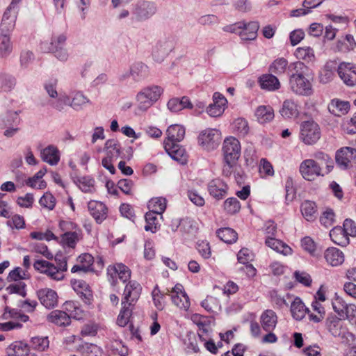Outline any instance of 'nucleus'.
<instances>
[{"label":"nucleus","instance_id":"obj_14","mask_svg":"<svg viewBox=\"0 0 356 356\" xmlns=\"http://www.w3.org/2000/svg\"><path fill=\"white\" fill-rule=\"evenodd\" d=\"M192 320L198 327L197 334L201 341H206L211 337L212 329L211 321L208 318L199 314H194L192 316Z\"/></svg>","mask_w":356,"mask_h":356},{"label":"nucleus","instance_id":"obj_7","mask_svg":"<svg viewBox=\"0 0 356 356\" xmlns=\"http://www.w3.org/2000/svg\"><path fill=\"white\" fill-rule=\"evenodd\" d=\"M336 163L341 169L346 170L356 166V149L344 147L337 151Z\"/></svg>","mask_w":356,"mask_h":356},{"label":"nucleus","instance_id":"obj_23","mask_svg":"<svg viewBox=\"0 0 356 356\" xmlns=\"http://www.w3.org/2000/svg\"><path fill=\"white\" fill-rule=\"evenodd\" d=\"M167 138L164 143H178L182 140L185 136V128L179 124L170 125L167 129Z\"/></svg>","mask_w":356,"mask_h":356},{"label":"nucleus","instance_id":"obj_31","mask_svg":"<svg viewBox=\"0 0 356 356\" xmlns=\"http://www.w3.org/2000/svg\"><path fill=\"white\" fill-rule=\"evenodd\" d=\"M328 111L330 113L341 116L346 114L350 108V104L346 101H340L339 99H333L328 104Z\"/></svg>","mask_w":356,"mask_h":356},{"label":"nucleus","instance_id":"obj_9","mask_svg":"<svg viewBox=\"0 0 356 356\" xmlns=\"http://www.w3.org/2000/svg\"><path fill=\"white\" fill-rule=\"evenodd\" d=\"M241 144L238 139L230 136L226 138L222 145L224 160L237 162L241 156Z\"/></svg>","mask_w":356,"mask_h":356},{"label":"nucleus","instance_id":"obj_57","mask_svg":"<svg viewBox=\"0 0 356 356\" xmlns=\"http://www.w3.org/2000/svg\"><path fill=\"white\" fill-rule=\"evenodd\" d=\"M201 305L207 312L211 313L216 312L220 307L218 299L213 296L207 297V298L202 302Z\"/></svg>","mask_w":356,"mask_h":356},{"label":"nucleus","instance_id":"obj_53","mask_svg":"<svg viewBox=\"0 0 356 356\" xmlns=\"http://www.w3.org/2000/svg\"><path fill=\"white\" fill-rule=\"evenodd\" d=\"M314 158L320 161L319 165H325L326 168L325 173H329L334 167V162L332 158L327 154L323 152H318L314 154Z\"/></svg>","mask_w":356,"mask_h":356},{"label":"nucleus","instance_id":"obj_61","mask_svg":"<svg viewBox=\"0 0 356 356\" xmlns=\"http://www.w3.org/2000/svg\"><path fill=\"white\" fill-rule=\"evenodd\" d=\"M332 305L334 311L337 313L341 318H344V311L347 303L343 300V298L339 296H336L332 300Z\"/></svg>","mask_w":356,"mask_h":356},{"label":"nucleus","instance_id":"obj_1","mask_svg":"<svg viewBox=\"0 0 356 356\" xmlns=\"http://www.w3.org/2000/svg\"><path fill=\"white\" fill-rule=\"evenodd\" d=\"M141 291L140 284L135 280L129 281L125 286L122 299V308L116 321L119 326L124 327L129 322L134 306L141 294Z\"/></svg>","mask_w":356,"mask_h":356},{"label":"nucleus","instance_id":"obj_4","mask_svg":"<svg viewBox=\"0 0 356 356\" xmlns=\"http://www.w3.org/2000/svg\"><path fill=\"white\" fill-rule=\"evenodd\" d=\"M300 138L306 145H313L321 138L318 124L313 120L302 122L300 125Z\"/></svg>","mask_w":356,"mask_h":356},{"label":"nucleus","instance_id":"obj_60","mask_svg":"<svg viewBox=\"0 0 356 356\" xmlns=\"http://www.w3.org/2000/svg\"><path fill=\"white\" fill-rule=\"evenodd\" d=\"M152 295L155 307L159 310H163L165 307V296L164 294L161 292L160 289L157 286L154 287V290L152 291Z\"/></svg>","mask_w":356,"mask_h":356},{"label":"nucleus","instance_id":"obj_3","mask_svg":"<svg viewBox=\"0 0 356 356\" xmlns=\"http://www.w3.org/2000/svg\"><path fill=\"white\" fill-rule=\"evenodd\" d=\"M163 90L158 86H150L143 88L136 96L139 110L147 111L161 97Z\"/></svg>","mask_w":356,"mask_h":356},{"label":"nucleus","instance_id":"obj_54","mask_svg":"<svg viewBox=\"0 0 356 356\" xmlns=\"http://www.w3.org/2000/svg\"><path fill=\"white\" fill-rule=\"evenodd\" d=\"M16 85L15 77L8 74H3L0 77V89L3 92L12 90Z\"/></svg>","mask_w":356,"mask_h":356},{"label":"nucleus","instance_id":"obj_6","mask_svg":"<svg viewBox=\"0 0 356 356\" xmlns=\"http://www.w3.org/2000/svg\"><path fill=\"white\" fill-rule=\"evenodd\" d=\"M326 324L331 334L334 337L340 338L342 342L350 341V339H353V335L343 325V322L339 318L334 316H329L327 318Z\"/></svg>","mask_w":356,"mask_h":356},{"label":"nucleus","instance_id":"obj_35","mask_svg":"<svg viewBox=\"0 0 356 356\" xmlns=\"http://www.w3.org/2000/svg\"><path fill=\"white\" fill-rule=\"evenodd\" d=\"M308 309L305 307L302 300L296 297L291 305V315L296 320H302L307 314Z\"/></svg>","mask_w":356,"mask_h":356},{"label":"nucleus","instance_id":"obj_19","mask_svg":"<svg viewBox=\"0 0 356 356\" xmlns=\"http://www.w3.org/2000/svg\"><path fill=\"white\" fill-rule=\"evenodd\" d=\"M338 64L335 60H328L320 72L319 80L322 83L330 82L335 76L337 72Z\"/></svg>","mask_w":356,"mask_h":356},{"label":"nucleus","instance_id":"obj_33","mask_svg":"<svg viewBox=\"0 0 356 356\" xmlns=\"http://www.w3.org/2000/svg\"><path fill=\"white\" fill-rule=\"evenodd\" d=\"M330 236L334 243L340 246H346L349 243V237L341 227H335L332 229Z\"/></svg>","mask_w":356,"mask_h":356},{"label":"nucleus","instance_id":"obj_22","mask_svg":"<svg viewBox=\"0 0 356 356\" xmlns=\"http://www.w3.org/2000/svg\"><path fill=\"white\" fill-rule=\"evenodd\" d=\"M326 261L332 266H338L344 261V254L337 248H327L324 254Z\"/></svg>","mask_w":356,"mask_h":356},{"label":"nucleus","instance_id":"obj_16","mask_svg":"<svg viewBox=\"0 0 356 356\" xmlns=\"http://www.w3.org/2000/svg\"><path fill=\"white\" fill-rule=\"evenodd\" d=\"M88 209L97 223H102L107 218L108 208L102 202L90 200L88 203Z\"/></svg>","mask_w":356,"mask_h":356},{"label":"nucleus","instance_id":"obj_28","mask_svg":"<svg viewBox=\"0 0 356 356\" xmlns=\"http://www.w3.org/2000/svg\"><path fill=\"white\" fill-rule=\"evenodd\" d=\"M281 115L284 118H295L299 115L298 104L292 99H286L280 110Z\"/></svg>","mask_w":356,"mask_h":356},{"label":"nucleus","instance_id":"obj_59","mask_svg":"<svg viewBox=\"0 0 356 356\" xmlns=\"http://www.w3.org/2000/svg\"><path fill=\"white\" fill-rule=\"evenodd\" d=\"M30 248L32 252L40 253L48 259H51L54 257L53 254L49 251L47 246L42 243H31Z\"/></svg>","mask_w":356,"mask_h":356},{"label":"nucleus","instance_id":"obj_12","mask_svg":"<svg viewBox=\"0 0 356 356\" xmlns=\"http://www.w3.org/2000/svg\"><path fill=\"white\" fill-rule=\"evenodd\" d=\"M156 12V6L154 3L148 1L138 2L133 10L136 20L145 21L152 17Z\"/></svg>","mask_w":356,"mask_h":356},{"label":"nucleus","instance_id":"obj_52","mask_svg":"<svg viewBox=\"0 0 356 356\" xmlns=\"http://www.w3.org/2000/svg\"><path fill=\"white\" fill-rule=\"evenodd\" d=\"M12 51V44L9 35L6 33L0 34V57L8 55Z\"/></svg>","mask_w":356,"mask_h":356},{"label":"nucleus","instance_id":"obj_50","mask_svg":"<svg viewBox=\"0 0 356 356\" xmlns=\"http://www.w3.org/2000/svg\"><path fill=\"white\" fill-rule=\"evenodd\" d=\"M288 65V61L284 58L275 60L269 67L271 73L280 75L284 74Z\"/></svg>","mask_w":356,"mask_h":356},{"label":"nucleus","instance_id":"obj_25","mask_svg":"<svg viewBox=\"0 0 356 356\" xmlns=\"http://www.w3.org/2000/svg\"><path fill=\"white\" fill-rule=\"evenodd\" d=\"M40 156L43 161L51 165H56L60 160V154L58 148L54 145H49L40 152Z\"/></svg>","mask_w":356,"mask_h":356},{"label":"nucleus","instance_id":"obj_58","mask_svg":"<svg viewBox=\"0 0 356 356\" xmlns=\"http://www.w3.org/2000/svg\"><path fill=\"white\" fill-rule=\"evenodd\" d=\"M83 356H102V349L95 344L86 343L81 348Z\"/></svg>","mask_w":356,"mask_h":356},{"label":"nucleus","instance_id":"obj_11","mask_svg":"<svg viewBox=\"0 0 356 356\" xmlns=\"http://www.w3.org/2000/svg\"><path fill=\"white\" fill-rule=\"evenodd\" d=\"M337 73L346 85L348 86L356 85V65L355 64L341 62L338 65Z\"/></svg>","mask_w":356,"mask_h":356},{"label":"nucleus","instance_id":"obj_47","mask_svg":"<svg viewBox=\"0 0 356 356\" xmlns=\"http://www.w3.org/2000/svg\"><path fill=\"white\" fill-rule=\"evenodd\" d=\"M223 208L227 213L233 215L239 212L241 203L236 197H229L224 202Z\"/></svg>","mask_w":356,"mask_h":356},{"label":"nucleus","instance_id":"obj_44","mask_svg":"<svg viewBox=\"0 0 356 356\" xmlns=\"http://www.w3.org/2000/svg\"><path fill=\"white\" fill-rule=\"evenodd\" d=\"M294 54L298 59L307 62H312L315 59L314 51L309 47H298L296 49Z\"/></svg>","mask_w":356,"mask_h":356},{"label":"nucleus","instance_id":"obj_55","mask_svg":"<svg viewBox=\"0 0 356 356\" xmlns=\"http://www.w3.org/2000/svg\"><path fill=\"white\" fill-rule=\"evenodd\" d=\"M79 241V234L76 232L67 231L61 236V242L63 246L74 248Z\"/></svg>","mask_w":356,"mask_h":356},{"label":"nucleus","instance_id":"obj_39","mask_svg":"<svg viewBox=\"0 0 356 356\" xmlns=\"http://www.w3.org/2000/svg\"><path fill=\"white\" fill-rule=\"evenodd\" d=\"M110 271L113 273H118L119 279L123 282L129 280L131 277V270L122 263H118L113 266L110 265Z\"/></svg>","mask_w":356,"mask_h":356},{"label":"nucleus","instance_id":"obj_18","mask_svg":"<svg viewBox=\"0 0 356 356\" xmlns=\"http://www.w3.org/2000/svg\"><path fill=\"white\" fill-rule=\"evenodd\" d=\"M72 286L86 303H90L92 299V293L89 285L85 281L82 280L72 281Z\"/></svg>","mask_w":356,"mask_h":356},{"label":"nucleus","instance_id":"obj_48","mask_svg":"<svg viewBox=\"0 0 356 356\" xmlns=\"http://www.w3.org/2000/svg\"><path fill=\"white\" fill-rule=\"evenodd\" d=\"M172 302L179 308L187 311L191 305L190 300L186 293L180 295H171Z\"/></svg>","mask_w":356,"mask_h":356},{"label":"nucleus","instance_id":"obj_37","mask_svg":"<svg viewBox=\"0 0 356 356\" xmlns=\"http://www.w3.org/2000/svg\"><path fill=\"white\" fill-rule=\"evenodd\" d=\"M29 346L22 341H15L7 348L8 356H26Z\"/></svg>","mask_w":356,"mask_h":356},{"label":"nucleus","instance_id":"obj_2","mask_svg":"<svg viewBox=\"0 0 356 356\" xmlns=\"http://www.w3.org/2000/svg\"><path fill=\"white\" fill-rule=\"evenodd\" d=\"M289 69L293 72L289 78L291 90L299 95H309L312 92V85L308 79L309 69L302 62L298 61L291 63Z\"/></svg>","mask_w":356,"mask_h":356},{"label":"nucleus","instance_id":"obj_34","mask_svg":"<svg viewBox=\"0 0 356 356\" xmlns=\"http://www.w3.org/2000/svg\"><path fill=\"white\" fill-rule=\"evenodd\" d=\"M259 24L257 22H245L244 27H242L243 32L240 33V38L243 40H254L257 35Z\"/></svg>","mask_w":356,"mask_h":356},{"label":"nucleus","instance_id":"obj_63","mask_svg":"<svg viewBox=\"0 0 356 356\" xmlns=\"http://www.w3.org/2000/svg\"><path fill=\"white\" fill-rule=\"evenodd\" d=\"M40 204L49 210H52L56 205V199L51 193H44L39 201Z\"/></svg>","mask_w":356,"mask_h":356},{"label":"nucleus","instance_id":"obj_30","mask_svg":"<svg viewBox=\"0 0 356 356\" xmlns=\"http://www.w3.org/2000/svg\"><path fill=\"white\" fill-rule=\"evenodd\" d=\"M104 148L106 151V156L115 159L123 158L121 145L117 140H107L105 143Z\"/></svg>","mask_w":356,"mask_h":356},{"label":"nucleus","instance_id":"obj_36","mask_svg":"<svg viewBox=\"0 0 356 356\" xmlns=\"http://www.w3.org/2000/svg\"><path fill=\"white\" fill-rule=\"evenodd\" d=\"M255 116L260 123L264 124L274 118V111L270 106H259L256 109Z\"/></svg>","mask_w":356,"mask_h":356},{"label":"nucleus","instance_id":"obj_51","mask_svg":"<svg viewBox=\"0 0 356 356\" xmlns=\"http://www.w3.org/2000/svg\"><path fill=\"white\" fill-rule=\"evenodd\" d=\"M79 188L84 193H93L95 188V180L89 177H83L78 179Z\"/></svg>","mask_w":356,"mask_h":356},{"label":"nucleus","instance_id":"obj_49","mask_svg":"<svg viewBox=\"0 0 356 356\" xmlns=\"http://www.w3.org/2000/svg\"><path fill=\"white\" fill-rule=\"evenodd\" d=\"M70 104V97L66 95H60L57 99H52L48 101V104L51 108L62 111L65 107Z\"/></svg>","mask_w":356,"mask_h":356},{"label":"nucleus","instance_id":"obj_62","mask_svg":"<svg viewBox=\"0 0 356 356\" xmlns=\"http://www.w3.org/2000/svg\"><path fill=\"white\" fill-rule=\"evenodd\" d=\"M334 213L332 209H327L320 217V222L325 227H329L334 222Z\"/></svg>","mask_w":356,"mask_h":356},{"label":"nucleus","instance_id":"obj_13","mask_svg":"<svg viewBox=\"0 0 356 356\" xmlns=\"http://www.w3.org/2000/svg\"><path fill=\"white\" fill-rule=\"evenodd\" d=\"M37 296L40 303L47 309L54 308L58 305V294L51 289H41L37 291Z\"/></svg>","mask_w":356,"mask_h":356},{"label":"nucleus","instance_id":"obj_42","mask_svg":"<svg viewBox=\"0 0 356 356\" xmlns=\"http://www.w3.org/2000/svg\"><path fill=\"white\" fill-rule=\"evenodd\" d=\"M167 200L163 197H156L152 198L148 203V207L154 212L160 213L162 218V213L166 209Z\"/></svg>","mask_w":356,"mask_h":356},{"label":"nucleus","instance_id":"obj_15","mask_svg":"<svg viewBox=\"0 0 356 356\" xmlns=\"http://www.w3.org/2000/svg\"><path fill=\"white\" fill-rule=\"evenodd\" d=\"M163 144L166 152L173 160L181 164H185L187 162L188 155L185 149L178 143L168 142Z\"/></svg>","mask_w":356,"mask_h":356},{"label":"nucleus","instance_id":"obj_40","mask_svg":"<svg viewBox=\"0 0 356 356\" xmlns=\"http://www.w3.org/2000/svg\"><path fill=\"white\" fill-rule=\"evenodd\" d=\"M218 237L226 243H233L237 240V233L229 227H223L217 230Z\"/></svg>","mask_w":356,"mask_h":356},{"label":"nucleus","instance_id":"obj_21","mask_svg":"<svg viewBox=\"0 0 356 356\" xmlns=\"http://www.w3.org/2000/svg\"><path fill=\"white\" fill-rule=\"evenodd\" d=\"M16 17V12L10 10V8H8L3 13L0 25L1 33H6L8 35L15 25Z\"/></svg>","mask_w":356,"mask_h":356},{"label":"nucleus","instance_id":"obj_5","mask_svg":"<svg viewBox=\"0 0 356 356\" xmlns=\"http://www.w3.org/2000/svg\"><path fill=\"white\" fill-rule=\"evenodd\" d=\"M221 141V133L216 129H207L200 132L198 136L200 145L207 151L216 149Z\"/></svg>","mask_w":356,"mask_h":356},{"label":"nucleus","instance_id":"obj_43","mask_svg":"<svg viewBox=\"0 0 356 356\" xmlns=\"http://www.w3.org/2000/svg\"><path fill=\"white\" fill-rule=\"evenodd\" d=\"M158 215H160V213H157L152 211H149V212L146 213V225L145 226V229L146 231H150L152 233H155L156 232L158 227H159Z\"/></svg>","mask_w":356,"mask_h":356},{"label":"nucleus","instance_id":"obj_41","mask_svg":"<svg viewBox=\"0 0 356 356\" xmlns=\"http://www.w3.org/2000/svg\"><path fill=\"white\" fill-rule=\"evenodd\" d=\"M64 312H65L69 316L70 319L74 318L76 319H80L82 318V310L80 308L79 304L74 301H66L63 305Z\"/></svg>","mask_w":356,"mask_h":356},{"label":"nucleus","instance_id":"obj_64","mask_svg":"<svg viewBox=\"0 0 356 356\" xmlns=\"http://www.w3.org/2000/svg\"><path fill=\"white\" fill-rule=\"evenodd\" d=\"M27 274L26 271L23 270L19 267H16L13 270H11L7 277L8 281H18L20 280L27 279Z\"/></svg>","mask_w":356,"mask_h":356},{"label":"nucleus","instance_id":"obj_24","mask_svg":"<svg viewBox=\"0 0 356 356\" xmlns=\"http://www.w3.org/2000/svg\"><path fill=\"white\" fill-rule=\"evenodd\" d=\"M49 322L54 323L58 326H67L70 324L71 320L70 316L64 311L54 310L51 312L47 316Z\"/></svg>","mask_w":356,"mask_h":356},{"label":"nucleus","instance_id":"obj_8","mask_svg":"<svg viewBox=\"0 0 356 356\" xmlns=\"http://www.w3.org/2000/svg\"><path fill=\"white\" fill-rule=\"evenodd\" d=\"M174 49L173 41L168 38H163L156 41L152 47V55L153 59L161 63Z\"/></svg>","mask_w":356,"mask_h":356},{"label":"nucleus","instance_id":"obj_20","mask_svg":"<svg viewBox=\"0 0 356 356\" xmlns=\"http://www.w3.org/2000/svg\"><path fill=\"white\" fill-rule=\"evenodd\" d=\"M260 323L264 331H273L277 323L276 313L272 309H266L260 316Z\"/></svg>","mask_w":356,"mask_h":356},{"label":"nucleus","instance_id":"obj_10","mask_svg":"<svg viewBox=\"0 0 356 356\" xmlns=\"http://www.w3.org/2000/svg\"><path fill=\"white\" fill-rule=\"evenodd\" d=\"M300 172L307 181H313L318 176L324 175L321 172V167L314 159L304 160L300 165Z\"/></svg>","mask_w":356,"mask_h":356},{"label":"nucleus","instance_id":"obj_29","mask_svg":"<svg viewBox=\"0 0 356 356\" xmlns=\"http://www.w3.org/2000/svg\"><path fill=\"white\" fill-rule=\"evenodd\" d=\"M130 73L134 81H141L148 76V67L143 63H136L131 66Z\"/></svg>","mask_w":356,"mask_h":356},{"label":"nucleus","instance_id":"obj_26","mask_svg":"<svg viewBox=\"0 0 356 356\" xmlns=\"http://www.w3.org/2000/svg\"><path fill=\"white\" fill-rule=\"evenodd\" d=\"M260 87L268 91H275L280 88L278 79L272 74H263L259 78Z\"/></svg>","mask_w":356,"mask_h":356},{"label":"nucleus","instance_id":"obj_45","mask_svg":"<svg viewBox=\"0 0 356 356\" xmlns=\"http://www.w3.org/2000/svg\"><path fill=\"white\" fill-rule=\"evenodd\" d=\"M90 103V100L81 92H76L72 101H70L69 105L76 111H80L87 104Z\"/></svg>","mask_w":356,"mask_h":356},{"label":"nucleus","instance_id":"obj_38","mask_svg":"<svg viewBox=\"0 0 356 356\" xmlns=\"http://www.w3.org/2000/svg\"><path fill=\"white\" fill-rule=\"evenodd\" d=\"M20 111H9L3 116L0 117V129H5L13 124L17 125L20 122L19 113Z\"/></svg>","mask_w":356,"mask_h":356},{"label":"nucleus","instance_id":"obj_46","mask_svg":"<svg viewBox=\"0 0 356 356\" xmlns=\"http://www.w3.org/2000/svg\"><path fill=\"white\" fill-rule=\"evenodd\" d=\"M49 346L47 337H33L30 341V347L38 351H44Z\"/></svg>","mask_w":356,"mask_h":356},{"label":"nucleus","instance_id":"obj_27","mask_svg":"<svg viewBox=\"0 0 356 356\" xmlns=\"http://www.w3.org/2000/svg\"><path fill=\"white\" fill-rule=\"evenodd\" d=\"M265 243L273 250L285 256L290 255L292 253V249L287 244L273 237L267 236Z\"/></svg>","mask_w":356,"mask_h":356},{"label":"nucleus","instance_id":"obj_32","mask_svg":"<svg viewBox=\"0 0 356 356\" xmlns=\"http://www.w3.org/2000/svg\"><path fill=\"white\" fill-rule=\"evenodd\" d=\"M300 211L304 218L307 221H314L317 217V207L312 201L306 200L301 204Z\"/></svg>","mask_w":356,"mask_h":356},{"label":"nucleus","instance_id":"obj_17","mask_svg":"<svg viewBox=\"0 0 356 356\" xmlns=\"http://www.w3.org/2000/svg\"><path fill=\"white\" fill-rule=\"evenodd\" d=\"M228 186L220 179L211 180L208 184L209 194L217 200L222 199L227 193Z\"/></svg>","mask_w":356,"mask_h":356},{"label":"nucleus","instance_id":"obj_56","mask_svg":"<svg viewBox=\"0 0 356 356\" xmlns=\"http://www.w3.org/2000/svg\"><path fill=\"white\" fill-rule=\"evenodd\" d=\"M235 133L240 136H245L249 131L248 122L243 118H238L233 123Z\"/></svg>","mask_w":356,"mask_h":356}]
</instances>
